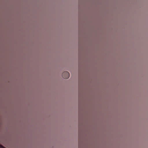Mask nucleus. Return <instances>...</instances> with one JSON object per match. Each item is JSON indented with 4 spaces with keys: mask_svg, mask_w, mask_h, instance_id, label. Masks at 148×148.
<instances>
[{
    "mask_svg": "<svg viewBox=\"0 0 148 148\" xmlns=\"http://www.w3.org/2000/svg\"><path fill=\"white\" fill-rule=\"evenodd\" d=\"M62 77L64 79H67L69 77V74L68 72H64L62 74Z\"/></svg>",
    "mask_w": 148,
    "mask_h": 148,
    "instance_id": "obj_1",
    "label": "nucleus"
}]
</instances>
